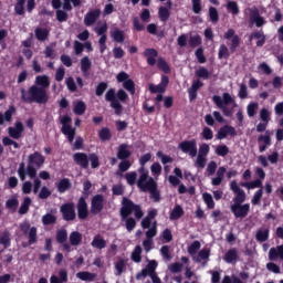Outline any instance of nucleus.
Masks as SVG:
<instances>
[{"mask_svg":"<svg viewBox=\"0 0 283 283\" xmlns=\"http://www.w3.org/2000/svg\"><path fill=\"white\" fill-rule=\"evenodd\" d=\"M208 17L211 23H218V21H220V14L218 13V9L216 7H209Z\"/></svg>","mask_w":283,"mask_h":283,"instance_id":"de8ad7c7","label":"nucleus"},{"mask_svg":"<svg viewBox=\"0 0 283 283\" xmlns=\"http://www.w3.org/2000/svg\"><path fill=\"white\" fill-rule=\"evenodd\" d=\"M17 114V107L14 105H10L9 108L3 113H0V125H4L6 123L12 122V116Z\"/></svg>","mask_w":283,"mask_h":283,"instance_id":"4be33fe9","label":"nucleus"},{"mask_svg":"<svg viewBox=\"0 0 283 283\" xmlns=\"http://www.w3.org/2000/svg\"><path fill=\"white\" fill-rule=\"evenodd\" d=\"M25 127L23 126L22 122H15L14 127L10 126L8 128V134L10 138H13L14 140H19L21 136H23Z\"/></svg>","mask_w":283,"mask_h":283,"instance_id":"f3484780","label":"nucleus"},{"mask_svg":"<svg viewBox=\"0 0 283 283\" xmlns=\"http://www.w3.org/2000/svg\"><path fill=\"white\" fill-rule=\"evenodd\" d=\"M20 92L22 103H38V105H45L48 104V101H50L48 91L36 85H32L28 91H25V88H21Z\"/></svg>","mask_w":283,"mask_h":283,"instance_id":"20e7f679","label":"nucleus"},{"mask_svg":"<svg viewBox=\"0 0 283 283\" xmlns=\"http://www.w3.org/2000/svg\"><path fill=\"white\" fill-rule=\"evenodd\" d=\"M228 12H231L234 17L240 14V7H238V2L235 1H228L227 3Z\"/></svg>","mask_w":283,"mask_h":283,"instance_id":"bf43d9fd","label":"nucleus"},{"mask_svg":"<svg viewBox=\"0 0 283 283\" xmlns=\"http://www.w3.org/2000/svg\"><path fill=\"white\" fill-rule=\"evenodd\" d=\"M140 191H149L151 200L154 202H160V191L158 190V184L154 178H149L145 186L139 187Z\"/></svg>","mask_w":283,"mask_h":283,"instance_id":"1a4fd4ad","label":"nucleus"},{"mask_svg":"<svg viewBox=\"0 0 283 283\" xmlns=\"http://www.w3.org/2000/svg\"><path fill=\"white\" fill-rule=\"evenodd\" d=\"M0 244H2L3 249H10V245L12 244V239H10V231H3L0 237Z\"/></svg>","mask_w":283,"mask_h":283,"instance_id":"ea45409f","label":"nucleus"},{"mask_svg":"<svg viewBox=\"0 0 283 283\" xmlns=\"http://www.w3.org/2000/svg\"><path fill=\"white\" fill-rule=\"evenodd\" d=\"M42 224H44L45 227L50 226V224H56V216L52 214V213H46L42 217Z\"/></svg>","mask_w":283,"mask_h":283,"instance_id":"680f3d73","label":"nucleus"},{"mask_svg":"<svg viewBox=\"0 0 283 283\" xmlns=\"http://www.w3.org/2000/svg\"><path fill=\"white\" fill-rule=\"evenodd\" d=\"M30 205H32V199H30V197H25L19 209L20 216H25V213L30 211Z\"/></svg>","mask_w":283,"mask_h":283,"instance_id":"3c124183","label":"nucleus"},{"mask_svg":"<svg viewBox=\"0 0 283 283\" xmlns=\"http://www.w3.org/2000/svg\"><path fill=\"white\" fill-rule=\"evenodd\" d=\"M90 216V210L87 209V201L85 197H80L77 201V218L78 220H85Z\"/></svg>","mask_w":283,"mask_h":283,"instance_id":"a211bd4d","label":"nucleus"},{"mask_svg":"<svg viewBox=\"0 0 283 283\" xmlns=\"http://www.w3.org/2000/svg\"><path fill=\"white\" fill-rule=\"evenodd\" d=\"M262 123H270L271 122V113L266 107L261 108L259 114Z\"/></svg>","mask_w":283,"mask_h":283,"instance_id":"69168bd1","label":"nucleus"},{"mask_svg":"<svg viewBox=\"0 0 283 283\" xmlns=\"http://www.w3.org/2000/svg\"><path fill=\"white\" fill-rule=\"evenodd\" d=\"M99 17H101V9L88 11L84 17V25H87V27L94 25V23H96Z\"/></svg>","mask_w":283,"mask_h":283,"instance_id":"aec40b11","label":"nucleus"},{"mask_svg":"<svg viewBox=\"0 0 283 283\" xmlns=\"http://www.w3.org/2000/svg\"><path fill=\"white\" fill-rule=\"evenodd\" d=\"M212 101L214 105L221 109L223 116H227L228 118L233 116V111L229 109L227 105H231V103H235V99L231 97V94L229 93H223L222 97L220 95H214L212 96Z\"/></svg>","mask_w":283,"mask_h":283,"instance_id":"39448f33","label":"nucleus"},{"mask_svg":"<svg viewBox=\"0 0 283 283\" xmlns=\"http://www.w3.org/2000/svg\"><path fill=\"white\" fill-rule=\"evenodd\" d=\"M123 87L124 90H126L127 92H129V94H136V84L134 83V80H126L124 83H123Z\"/></svg>","mask_w":283,"mask_h":283,"instance_id":"052dcab7","label":"nucleus"},{"mask_svg":"<svg viewBox=\"0 0 283 283\" xmlns=\"http://www.w3.org/2000/svg\"><path fill=\"white\" fill-rule=\"evenodd\" d=\"M56 188L59 193H65V191H70V189H72V182L69 178H63L56 184Z\"/></svg>","mask_w":283,"mask_h":283,"instance_id":"473e14b6","label":"nucleus"},{"mask_svg":"<svg viewBox=\"0 0 283 283\" xmlns=\"http://www.w3.org/2000/svg\"><path fill=\"white\" fill-rule=\"evenodd\" d=\"M195 76H197V78H203V81H208V78L211 76V73L207 67L201 66L195 72Z\"/></svg>","mask_w":283,"mask_h":283,"instance_id":"49530a36","label":"nucleus"},{"mask_svg":"<svg viewBox=\"0 0 283 283\" xmlns=\"http://www.w3.org/2000/svg\"><path fill=\"white\" fill-rule=\"evenodd\" d=\"M253 39H258L256 48H262L264 43H266V35H264L263 31H255L251 33V35L249 36V41H253Z\"/></svg>","mask_w":283,"mask_h":283,"instance_id":"c756f323","label":"nucleus"},{"mask_svg":"<svg viewBox=\"0 0 283 283\" xmlns=\"http://www.w3.org/2000/svg\"><path fill=\"white\" fill-rule=\"evenodd\" d=\"M132 213H134L137 220H140V218L145 216V212H143V208H140V205H136L134 203V201H132V199L123 197L119 216L122 220H125V227L128 233H132L134 229H136V219L129 217Z\"/></svg>","mask_w":283,"mask_h":283,"instance_id":"f257e3e1","label":"nucleus"},{"mask_svg":"<svg viewBox=\"0 0 283 283\" xmlns=\"http://www.w3.org/2000/svg\"><path fill=\"white\" fill-rule=\"evenodd\" d=\"M178 149H180L182 154H188L190 158H196L198 156V143L196 139L179 143Z\"/></svg>","mask_w":283,"mask_h":283,"instance_id":"6e6552de","label":"nucleus"},{"mask_svg":"<svg viewBox=\"0 0 283 283\" xmlns=\"http://www.w3.org/2000/svg\"><path fill=\"white\" fill-rule=\"evenodd\" d=\"M45 165V157L40 151H34L28 156V166L25 168V163H20L18 168V176L23 182L25 176L34 179L36 178V169H41Z\"/></svg>","mask_w":283,"mask_h":283,"instance_id":"7ed1b4c3","label":"nucleus"},{"mask_svg":"<svg viewBox=\"0 0 283 283\" xmlns=\"http://www.w3.org/2000/svg\"><path fill=\"white\" fill-rule=\"evenodd\" d=\"M62 134L67 137L69 143H74V138H76V128L74 127H66L61 129Z\"/></svg>","mask_w":283,"mask_h":283,"instance_id":"a19ab883","label":"nucleus"},{"mask_svg":"<svg viewBox=\"0 0 283 283\" xmlns=\"http://www.w3.org/2000/svg\"><path fill=\"white\" fill-rule=\"evenodd\" d=\"M91 247H93V249H98L99 251H103V249L107 247V241L104 240L103 235L96 234L91 242Z\"/></svg>","mask_w":283,"mask_h":283,"instance_id":"c85d7f7f","label":"nucleus"},{"mask_svg":"<svg viewBox=\"0 0 283 283\" xmlns=\"http://www.w3.org/2000/svg\"><path fill=\"white\" fill-rule=\"evenodd\" d=\"M81 72L83 76H90V70H92V61L88 56H84L81 59Z\"/></svg>","mask_w":283,"mask_h":283,"instance_id":"2f4dec72","label":"nucleus"},{"mask_svg":"<svg viewBox=\"0 0 283 283\" xmlns=\"http://www.w3.org/2000/svg\"><path fill=\"white\" fill-rule=\"evenodd\" d=\"M250 23L254 24L256 28H262L266 24L264 17L260 15V9L258 7L248 8Z\"/></svg>","mask_w":283,"mask_h":283,"instance_id":"9b49d317","label":"nucleus"},{"mask_svg":"<svg viewBox=\"0 0 283 283\" xmlns=\"http://www.w3.org/2000/svg\"><path fill=\"white\" fill-rule=\"evenodd\" d=\"M55 240L57 244H65V242H67V230L65 229L57 230L55 234Z\"/></svg>","mask_w":283,"mask_h":283,"instance_id":"c03bdc74","label":"nucleus"},{"mask_svg":"<svg viewBox=\"0 0 283 283\" xmlns=\"http://www.w3.org/2000/svg\"><path fill=\"white\" fill-rule=\"evenodd\" d=\"M105 101L111 103V107L115 109L116 116H120V114H123V104L118 101L115 88H109L106 92Z\"/></svg>","mask_w":283,"mask_h":283,"instance_id":"0eeeda50","label":"nucleus"},{"mask_svg":"<svg viewBox=\"0 0 283 283\" xmlns=\"http://www.w3.org/2000/svg\"><path fill=\"white\" fill-rule=\"evenodd\" d=\"M277 258H280V260H283V244L276 248L270 249L269 259L271 261H274V260H277Z\"/></svg>","mask_w":283,"mask_h":283,"instance_id":"72a5a7b5","label":"nucleus"},{"mask_svg":"<svg viewBox=\"0 0 283 283\" xmlns=\"http://www.w3.org/2000/svg\"><path fill=\"white\" fill-rule=\"evenodd\" d=\"M35 39L39 41H48V38L50 36V30L45 28L38 27L34 30Z\"/></svg>","mask_w":283,"mask_h":283,"instance_id":"c9c22d12","label":"nucleus"},{"mask_svg":"<svg viewBox=\"0 0 283 283\" xmlns=\"http://www.w3.org/2000/svg\"><path fill=\"white\" fill-rule=\"evenodd\" d=\"M35 85L38 87H43V90H46V87H50V76H48V75H38L35 77Z\"/></svg>","mask_w":283,"mask_h":283,"instance_id":"58836bf2","label":"nucleus"},{"mask_svg":"<svg viewBox=\"0 0 283 283\" xmlns=\"http://www.w3.org/2000/svg\"><path fill=\"white\" fill-rule=\"evenodd\" d=\"M157 67H158V70L164 72V74H169L171 72V67H169V64L163 57H159L157 60Z\"/></svg>","mask_w":283,"mask_h":283,"instance_id":"8fccbe9b","label":"nucleus"},{"mask_svg":"<svg viewBox=\"0 0 283 283\" xmlns=\"http://www.w3.org/2000/svg\"><path fill=\"white\" fill-rule=\"evenodd\" d=\"M138 174H140L137 180V187L139 189L140 187L146 186L149 178H153V177H149V170L145 169V166H140V168H138Z\"/></svg>","mask_w":283,"mask_h":283,"instance_id":"b1692460","label":"nucleus"},{"mask_svg":"<svg viewBox=\"0 0 283 283\" xmlns=\"http://www.w3.org/2000/svg\"><path fill=\"white\" fill-rule=\"evenodd\" d=\"M189 48H199V45H202V38L200 34L191 35L188 40Z\"/></svg>","mask_w":283,"mask_h":283,"instance_id":"5fc2aeb1","label":"nucleus"},{"mask_svg":"<svg viewBox=\"0 0 283 283\" xmlns=\"http://www.w3.org/2000/svg\"><path fill=\"white\" fill-rule=\"evenodd\" d=\"M60 213H62L63 220L65 222H72L76 220V210L74 202H66L60 207Z\"/></svg>","mask_w":283,"mask_h":283,"instance_id":"9d476101","label":"nucleus"},{"mask_svg":"<svg viewBox=\"0 0 283 283\" xmlns=\"http://www.w3.org/2000/svg\"><path fill=\"white\" fill-rule=\"evenodd\" d=\"M20 231H22L23 235H28L29 239V244H36L38 240H39V235L38 233V229L36 227H31L30 223L28 221H24L22 223H20L19 226Z\"/></svg>","mask_w":283,"mask_h":283,"instance_id":"423d86ee","label":"nucleus"},{"mask_svg":"<svg viewBox=\"0 0 283 283\" xmlns=\"http://www.w3.org/2000/svg\"><path fill=\"white\" fill-rule=\"evenodd\" d=\"M211 256V250L202 249L199 251L196 262H202V260H209Z\"/></svg>","mask_w":283,"mask_h":283,"instance_id":"e2e57ef3","label":"nucleus"},{"mask_svg":"<svg viewBox=\"0 0 283 283\" xmlns=\"http://www.w3.org/2000/svg\"><path fill=\"white\" fill-rule=\"evenodd\" d=\"M73 160L81 169H90V159L86 153H75Z\"/></svg>","mask_w":283,"mask_h":283,"instance_id":"dca6fc26","label":"nucleus"},{"mask_svg":"<svg viewBox=\"0 0 283 283\" xmlns=\"http://www.w3.org/2000/svg\"><path fill=\"white\" fill-rule=\"evenodd\" d=\"M71 247H78L83 242V234L78 231H73L69 235Z\"/></svg>","mask_w":283,"mask_h":283,"instance_id":"7c9ffc66","label":"nucleus"},{"mask_svg":"<svg viewBox=\"0 0 283 283\" xmlns=\"http://www.w3.org/2000/svg\"><path fill=\"white\" fill-rule=\"evenodd\" d=\"M88 163L93 169H98L101 167V159L96 153L88 154Z\"/></svg>","mask_w":283,"mask_h":283,"instance_id":"09e8293b","label":"nucleus"},{"mask_svg":"<svg viewBox=\"0 0 283 283\" xmlns=\"http://www.w3.org/2000/svg\"><path fill=\"white\" fill-rule=\"evenodd\" d=\"M200 87H205V83L200 78L192 82V85L188 88L189 101H196L198 98V90Z\"/></svg>","mask_w":283,"mask_h":283,"instance_id":"412c9836","label":"nucleus"},{"mask_svg":"<svg viewBox=\"0 0 283 283\" xmlns=\"http://www.w3.org/2000/svg\"><path fill=\"white\" fill-rule=\"evenodd\" d=\"M157 268L158 262L156 260L150 261L145 269L137 273L136 280H142V277H147V275H156Z\"/></svg>","mask_w":283,"mask_h":283,"instance_id":"2eb2a0df","label":"nucleus"},{"mask_svg":"<svg viewBox=\"0 0 283 283\" xmlns=\"http://www.w3.org/2000/svg\"><path fill=\"white\" fill-rule=\"evenodd\" d=\"M127 144H120L117 149V158L118 160H127V158L132 157V151H129Z\"/></svg>","mask_w":283,"mask_h":283,"instance_id":"cd10ccee","label":"nucleus"},{"mask_svg":"<svg viewBox=\"0 0 283 283\" xmlns=\"http://www.w3.org/2000/svg\"><path fill=\"white\" fill-rule=\"evenodd\" d=\"M111 36L115 43H125V31L115 28L113 31H111Z\"/></svg>","mask_w":283,"mask_h":283,"instance_id":"f704fd0d","label":"nucleus"},{"mask_svg":"<svg viewBox=\"0 0 283 283\" xmlns=\"http://www.w3.org/2000/svg\"><path fill=\"white\" fill-rule=\"evenodd\" d=\"M174 2L171 0H167L166 7L158 8V18L161 23H167L171 17V8Z\"/></svg>","mask_w":283,"mask_h":283,"instance_id":"4468645a","label":"nucleus"},{"mask_svg":"<svg viewBox=\"0 0 283 283\" xmlns=\"http://www.w3.org/2000/svg\"><path fill=\"white\" fill-rule=\"evenodd\" d=\"M224 174H227V168L224 166L219 167L217 176L211 180V185L213 187H220V185H222V180H224Z\"/></svg>","mask_w":283,"mask_h":283,"instance_id":"a878e982","label":"nucleus"},{"mask_svg":"<svg viewBox=\"0 0 283 283\" xmlns=\"http://www.w3.org/2000/svg\"><path fill=\"white\" fill-rule=\"evenodd\" d=\"M230 189L234 193L233 203L230 206L231 213H233L234 218H247L249 211H251V205H242L243 202H247V192L238 186V181L235 180L230 182Z\"/></svg>","mask_w":283,"mask_h":283,"instance_id":"f03ea898","label":"nucleus"},{"mask_svg":"<svg viewBox=\"0 0 283 283\" xmlns=\"http://www.w3.org/2000/svg\"><path fill=\"white\" fill-rule=\"evenodd\" d=\"M227 136H238V132H235V127L226 125L221 127L217 133L218 140H224Z\"/></svg>","mask_w":283,"mask_h":283,"instance_id":"6ab92c4d","label":"nucleus"},{"mask_svg":"<svg viewBox=\"0 0 283 283\" xmlns=\"http://www.w3.org/2000/svg\"><path fill=\"white\" fill-rule=\"evenodd\" d=\"M223 39H226V41H231L230 52L231 54H234L235 50L240 48V35L235 34V30L228 29V32L223 34Z\"/></svg>","mask_w":283,"mask_h":283,"instance_id":"ddd939ff","label":"nucleus"},{"mask_svg":"<svg viewBox=\"0 0 283 283\" xmlns=\"http://www.w3.org/2000/svg\"><path fill=\"white\" fill-rule=\"evenodd\" d=\"M184 216L185 210L182 209V206L176 205L169 214V220H180Z\"/></svg>","mask_w":283,"mask_h":283,"instance_id":"e433bc0d","label":"nucleus"},{"mask_svg":"<svg viewBox=\"0 0 283 283\" xmlns=\"http://www.w3.org/2000/svg\"><path fill=\"white\" fill-rule=\"evenodd\" d=\"M258 107H259V104L255 102H252L247 106V112H248L249 118H253V116H255V114H258Z\"/></svg>","mask_w":283,"mask_h":283,"instance_id":"0e129e2a","label":"nucleus"},{"mask_svg":"<svg viewBox=\"0 0 283 283\" xmlns=\"http://www.w3.org/2000/svg\"><path fill=\"white\" fill-rule=\"evenodd\" d=\"M258 143H259V151L260 154H264L269 147H271V135L265 134V135H260L258 137Z\"/></svg>","mask_w":283,"mask_h":283,"instance_id":"5701e85b","label":"nucleus"},{"mask_svg":"<svg viewBox=\"0 0 283 283\" xmlns=\"http://www.w3.org/2000/svg\"><path fill=\"white\" fill-rule=\"evenodd\" d=\"M270 233H271V230H269V228L259 229L255 233L256 242H266V240H269Z\"/></svg>","mask_w":283,"mask_h":283,"instance_id":"4c0bfd02","label":"nucleus"},{"mask_svg":"<svg viewBox=\"0 0 283 283\" xmlns=\"http://www.w3.org/2000/svg\"><path fill=\"white\" fill-rule=\"evenodd\" d=\"M98 138L103 143L107 140H112V130H109V128L107 127H103L102 129L98 130Z\"/></svg>","mask_w":283,"mask_h":283,"instance_id":"a18cd8bd","label":"nucleus"},{"mask_svg":"<svg viewBox=\"0 0 283 283\" xmlns=\"http://www.w3.org/2000/svg\"><path fill=\"white\" fill-rule=\"evenodd\" d=\"M126 266H127V260L119 259L115 263V269H116L117 275H123V273L125 272Z\"/></svg>","mask_w":283,"mask_h":283,"instance_id":"13d9d810","label":"nucleus"},{"mask_svg":"<svg viewBox=\"0 0 283 283\" xmlns=\"http://www.w3.org/2000/svg\"><path fill=\"white\" fill-rule=\"evenodd\" d=\"M202 198L208 209H216V201H213V197L211 196V193L206 192L202 195Z\"/></svg>","mask_w":283,"mask_h":283,"instance_id":"6e6d98bb","label":"nucleus"},{"mask_svg":"<svg viewBox=\"0 0 283 283\" xmlns=\"http://www.w3.org/2000/svg\"><path fill=\"white\" fill-rule=\"evenodd\" d=\"M107 87H108L107 82L98 83L96 88H95L96 96H103V94H105V92L107 91Z\"/></svg>","mask_w":283,"mask_h":283,"instance_id":"774afa93","label":"nucleus"},{"mask_svg":"<svg viewBox=\"0 0 283 283\" xmlns=\"http://www.w3.org/2000/svg\"><path fill=\"white\" fill-rule=\"evenodd\" d=\"M239 258L240 256L238 255V249L231 248L226 252L223 260L227 264H233L234 262H238Z\"/></svg>","mask_w":283,"mask_h":283,"instance_id":"bb28decb","label":"nucleus"},{"mask_svg":"<svg viewBox=\"0 0 283 283\" xmlns=\"http://www.w3.org/2000/svg\"><path fill=\"white\" fill-rule=\"evenodd\" d=\"M87 109V105L83 101H78L73 108V112L76 116H83Z\"/></svg>","mask_w":283,"mask_h":283,"instance_id":"79ce46f5","label":"nucleus"},{"mask_svg":"<svg viewBox=\"0 0 283 283\" xmlns=\"http://www.w3.org/2000/svg\"><path fill=\"white\" fill-rule=\"evenodd\" d=\"M214 153L217 154V156H221L222 158H224V156H229V146L219 145L217 146Z\"/></svg>","mask_w":283,"mask_h":283,"instance_id":"338daca9","label":"nucleus"},{"mask_svg":"<svg viewBox=\"0 0 283 283\" xmlns=\"http://www.w3.org/2000/svg\"><path fill=\"white\" fill-rule=\"evenodd\" d=\"M241 187H245L247 189H262V179H255L250 182H242Z\"/></svg>","mask_w":283,"mask_h":283,"instance_id":"864d4df0","label":"nucleus"},{"mask_svg":"<svg viewBox=\"0 0 283 283\" xmlns=\"http://www.w3.org/2000/svg\"><path fill=\"white\" fill-rule=\"evenodd\" d=\"M25 0H17V3L14 6V12L15 14H19L20 17H23L25 14Z\"/></svg>","mask_w":283,"mask_h":283,"instance_id":"4d7b16f0","label":"nucleus"},{"mask_svg":"<svg viewBox=\"0 0 283 283\" xmlns=\"http://www.w3.org/2000/svg\"><path fill=\"white\" fill-rule=\"evenodd\" d=\"M144 56H146L148 65L154 67V65H156V59L158 57V51L156 49H146Z\"/></svg>","mask_w":283,"mask_h":283,"instance_id":"393cba45","label":"nucleus"},{"mask_svg":"<svg viewBox=\"0 0 283 283\" xmlns=\"http://www.w3.org/2000/svg\"><path fill=\"white\" fill-rule=\"evenodd\" d=\"M229 56H231V46H226V44H221L219 46V52H218V59L222 60V59H229Z\"/></svg>","mask_w":283,"mask_h":283,"instance_id":"37998d69","label":"nucleus"},{"mask_svg":"<svg viewBox=\"0 0 283 283\" xmlns=\"http://www.w3.org/2000/svg\"><path fill=\"white\" fill-rule=\"evenodd\" d=\"M105 207V197L103 195H95L91 199V213L98 216Z\"/></svg>","mask_w":283,"mask_h":283,"instance_id":"f8f14e48","label":"nucleus"},{"mask_svg":"<svg viewBox=\"0 0 283 283\" xmlns=\"http://www.w3.org/2000/svg\"><path fill=\"white\" fill-rule=\"evenodd\" d=\"M142 253H143V248H140V245H136L135 250L130 255V260H133V262H136V263L143 262Z\"/></svg>","mask_w":283,"mask_h":283,"instance_id":"603ef678","label":"nucleus"}]
</instances>
